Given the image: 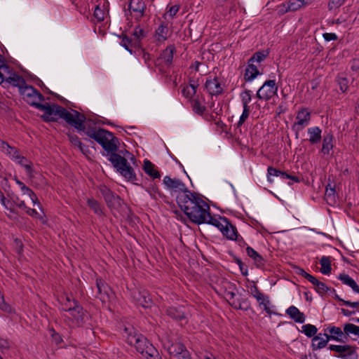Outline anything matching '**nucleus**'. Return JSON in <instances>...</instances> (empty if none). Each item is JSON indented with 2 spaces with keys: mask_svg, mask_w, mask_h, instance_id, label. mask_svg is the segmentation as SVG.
<instances>
[{
  "mask_svg": "<svg viewBox=\"0 0 359 359\" xmlns=\"http://www.w3.org/2000/svg\"><path fill=\"white\" fill-rule=\"evenodd\" d=\"M87 136L95 140L107 153L103 155L112 163L116 171L130 182L137 180L134 169L127 159L116 154L118 149L119 140L114 134L107 130L99 128H86L83 131Z\"/></svg>",
  "mask_w": 359,
  "mask_h": 359,
  "instance_id": "obj_1",
  "label": "nucleus"
},
{
  "mask_svg": "<svg viewBox=\"0 0 359 359\" xmlns=\"http://www.w3.org/2000/svg\"><path fill=\"white\" fill-rule=\"evenodd\" d=\"M37 109L43 111L41 118L46 122L57 121L59 118H62L79 132L85 130L84 123L86 118L76 110L69 111L58 104L49 103H41L37 106Z\"/></svg>",
  "mask_w": 359,
  "mask_h": 359,
  "instance_id": "obj_2",
  "label": "nucleus"
},
{
  "mask_svg": "<svg viewBox=\"0 0 359 359\" xmlns=\"http://www.w3.org/2000/svg\"><path fill=\"white\" fill-rule=\"evenodd\" d=\"M182 194L178 198V205L188 218L197 224H205L209 215L210 206L198 194Z\"/></svg>",
  "mask_w": 359,
  "mask_h": 359,
  "instance_id": "obj_3",
  "label": "nucleus"
},
{
  "mask_svg": "<svg viewBox=\"0 0 359 359\" xmlns=\"http://www.w3.org/2000/svg\"><path fill=\"white\" fill-rule=\"evenodd\" d=\"M132 329L125 328L123 337L128 344L135 346L136 350L147 359H162L157 349L141 334L132 332Z\"/></svg>",
  "mask_w": 359,
  "mask_h": 359,
  "instance_id": "obj_4",
  "label": "nucleus"
},
{
  "mask_svg": "<svg viewBox=\"0 0 359 359\" xmlns=\"http://www.w3.org/2000/svg\"><path fill=\"white\" fill-rule=\"evenodd\" d=\"M8 78L5 83L18 87L24 100L29 105L37 109V106L44 100L43 95L32 86L27 85L22 76L15 73L11 77Z\"/></svg>",
  "mask_w": 359,
  "mask_h": 359,
  "instance_id": "obj_5",
  "label": "nucleus"
},
{
  "mask_svg": "<svg viewBox=\"0 0 359 359\" xmlns=\"http://www.w3.org/2000/svg\"><path fill=\"white\" fill-rule=\"evenodd\" d=\"M65 317L72 327H82L88 320L89 315L81 304L72 309Z\"/></svg>",
  "mask_w": 359,
  "mask_h": 359,
  "instance_id": "obj_6",
  "label": "nucleus"
},
{
  "mask_svg": "<svg viewBox=\"0 0 359 359\" xmlns=\"http://www.w3.org/2000/svg\"><path fill=\"white\" fill-rule=\"evenodd\" d=\"M311 113L309 108L300 107L296 113V121L292 125V130L295 132L296 137L299 133L310 123Z\"/></svg>",
  "mask_w": 359,
  "mask_h": 359,
  "instance_id": "obj_7",
  "label": "nucleus"
},
{
  "mask_svg": "<svg viewBox=\"0 0 359 359\" xmlns=\"http://www.w3.org/2000/svg\"><path fill=\"white\" fill-rule=\"evenodd\" d=\"M163 184L168 189L177 193L176 201L178 204V198L182 194L189 195L191 191L187 189L186 185L179 179L171 178L169 176L164 177L163 180Z\"/></svg>",
  "mask_w": 359,
  "mask_h": 359,
  "instance_id": "obj_8",
  "label": "nucleus"
},
{
  "mask_svg": "<svg viewBox=\"0 0 359 359\" xmlns=\"http://www.w3.org/2000/svg\"><path fill=\"white\" fill-rule=\"evenodd\" d=\"M328 348L335 352V356L337 358L342 359H358L357 353L358 347L356 346L330 344Z\"/></svg>",
  "mask_w": 359,
  "mask_h": 359,
  "instance_id": "obj_9",
  "label": "nucleus"
},
{
  "mask_svg": "<svg viewBox=\"0 0 359 359\" xmlns=\"http://www.w3.org/2000/svg\"><path fill=\"white\" fill-rule=\"evenodd\" d=\"M278 86L275 80H266L257 92L259 100L268 101L277 94Z\"/></svg>",
  "mask_w": 359,
  "mask_h": 359,
  "instance_id": "obj_10",
  "label": "nucleus"
},
{
  "mask_svg": "<svg viewBox=\"0 0 359 359\" xmlns=\"http://www.w3.org/2000/svg\"><path fill=\"white\" fill-rule=\"evenodd\" d=\"M1 205L9 211L11 214L15 215H18L17 208L20 209L26 208V205L24 201L20 199V198L14 194H7V198L4 197V201L1 202Z\"/></svg>",
  "mask_w": 359,
  "mask_h": 359,
  "instance_id": "obj_11",
  "label": "nucleus"
},
{
  "mask_svg": "<svg viewBox=\"0 0 359 359\" xmlns=\"http://www.w3.org/2000/svg\"><path fill=\"white\" fill-rule=\"evenodd\" d=\"M100 191L104 197L107 206L110 209H118L121 206V198L112 191H111L107 186L102 185L99 188Z\"/></svg>",
  "mask_w": 359,
  "mask_h": 359,
  "instance_id": "obj_12",
  "label": "nucleus"
},
{
  "mask_svg": "<svg viewBox=\"0 0 359 359\" xmlns=\"http://www.w3.org/2000/svg\"><path fill=\"white\" fill-rule=\"evenodd\" d=\"M96 287L97 289V297L102 302L106 303L111 301L114 297L113 292L109 285L102 278H96Z\"/></svg>",
  "mask_w": 359,
  "mask_h": 359,
  "instance_id": "obj_13",
  "label": "nucleus"
},
{
  "mask_svg": "<svg viewBox=\"0 0 359 359\" xmlns=\"http://www.w3.org/2000/svg\"><path fill=\"white\" fill-rule=\"evenodd\" d=\"M205 88L212 97L221 95L224 90L222 86V80L216 75H209L206 78Z\"/></svg>",
  "mask_w": 359,
  "mask_h": 359,
  "instance_id": "obj_14",
  "label": "nucleus"
},
{
  "mask_svg": "<svg viewBox=\"0 0 359 359\" xmlns=\"http://www.w3.org/2000/svg\"><path fill=\"white\" fill-rule=\"evenodd\" d=\"M146 8L143 0H130L129 1V11L134 13L136 20H140L144 15Z\"/></svg>",
  "mask_w": 359,
  "mask_h": 359,
  "instance_id": "obj_15",
  "label": "nucleus"
},
{
  "mask_svg": "<svg viewBox=\"0 0 359 359\" xmlns=\"http://www.w3.org/2000/svg\"><path fill=\"white\" fill-rule=\"evenodd\" d=\"M325 331L329 332V334L327 333L324 334V337L329 338V341L334 340L344 343L347 341V337L344 331H342L339 327L330 326Z\"/></svg>",
  "mask_w": 359,
  "mask_h": 359,
  "instance_id": "obj_16",
  "label": "nucleus"
},
{
  "mask_svg": "<svg viewBox=\"0 0 359 359\" xmlns=\"http://www.w3.org/2000/svg\"><path fill=\"white\" fill-rule=\"evenodd\" d=\"M60 308L67 313L79 305V302L71 295H62L60 298Z\"/></svg>",
  "mask_w": 359,
  "mask_h": 359,
  "instance_id": "obj_17",
  "label": "nucleus"
},
{
  "mask_svg": "<svg viewBox=\"0 0 359 359\" xmlns=\"http://www.w3.org/2000/svg\"><path fill=\"white\" fill-rule=\"evenodd\" d=\"M191 105L194 112L198 115H202L206 110L205 106V97L203 95H196L195 97L191 100Z\"/></svg>",
  "mask_w": 359,
  "mask_h": 359,
  "instance_id": "obj_18",
  "label": "nucleus"
},
{
  "mask_svg": "<svg viewBox=\"0 0 359 359\" xmlns=\"http://www.w3.org/2000/svg\"><path fill=\"white\" fill-rule=\"evenodd\" d=\"M136 304L144 307L149 308L152 305V299L149 292L146 290L140 291L134 295Z\"/></svg>",
  "mask_w": 359,
  "mask_h": 359,
  "instance_id": "obj_19",
  "label": "nucleus"
},
{
  "mask_svg": "<svg viewBox=\"0 0 359 359\" xmlns=\"http://www.w3.org/2000/svg\"><path fill=\"white\" fill-rule=\"evenodd\" d=\"M285 313L295 323L302 324L305 322L306 316L294 306H290L287 308L285 311Z\"/></svg>",
  "mask_w": 359,
  "mask_h": 359,
  "instance_id": "obj_20",
  "label": "nucleus"
},
{
  "mask_svg": "<svg viewBox=\"0 0 359 359\" xmlns=\"http://www.w3.org/2000/svg\"><path fill=\"white\" fill-rule=\"evenodd\" d=\"M15 72L5 64L2 55L0 54V84L5 83Z\"/></svg>",
  "mask_w": 359,
  "mask_h": 359,
  "instance_id": "obj_21",
  "label": "nucleus"
},
{
  "mask_svg": "<svg viewBox=\"0 0 359 359\" xmlns=\"http://www.w3.org/2000/svg\"><path fill=\"white\" fill-rule=\"evenodd\" d=\"M166 314L175 320H182L186 318L183 306H170L166 309Z\"/></svg>",
  "mask_w": 359,
  "mask_h": 359,
  "instance_id": "obj_22",
  "label": "nucleus"
},
{
  "mask_svg": "<svg viewBox=\"0 0 359 359\" xmlns=\"http://www.w3.org/2000/svg\"><path fill=\"white\" fill-rule=\"evenodd\" d=\"M262 74V73L258 69L257 67L248 62V65L245 67V73H244V80L245 82H251L258 75Z\"/></svg>",
  "mask_w": 359,
  "mask_h": 359,
  "instance_id": "obj_23",
  "label": "nucleus"
},
{
  "mask_svg": "<svg viewBox=\"0 0 359 359\" xmlns=\"http://www.w3.org/2000/svg\"><path fill=\"white\" fill-rule=\"evenodd\" d=\"M0 149L8 156L13 161L19 158L20 156L18 149L9 145L6 142L0 140Z\"/></svg>",
  "mask_w": 359,
  "mask_h": 359,
  "instance_id": "obj_24",
  "label": "nucleus"
},
{
  "mask_svg": "<svg viewBox=\"0 0 359 359\" xmlns=\"http://www.w3.org/2000/svg\"><path fill=\"white\" fill-rule=\"evenodd\" d=\"M246 253L253 260L257 268H263L265 266V259L250 246H247Z\"/></svg>",
  "mask_w": 359,
  "mask_h": 359,
  "instance_id": "obj_25",
  "label": "nucleus"
},
{
  "mask_svg": "<svg viewBox=\"0 0 359 359\" xmlns=\"http://www.w3.org/2000/svg\"><path fill=\"white\" fill-rule=\"evenodd\" d=\"M198 86V84L196 81L191 80L189 85L182 86V93L183 96L191 100L194 98V96L196 95Z\"/></svg>",
  "mask_w": 359,
  "mask_h": 359,
  "instance_id": "obj_26",
  "label": "nucleus"
},
{
  "mask_svg": "<svg viewBox=\"0 0 359 359\" xmlns=\"http://www.w3.org/2000/svg\"><path fill=\"white\" fill-rule=\"evenodd\" d=\"M325 200L330 206H334L338 203V197L334 187H332L330 184L326 187L325 193Z\"/></svg>",
  "mask_w": 359,
  "mask_h": 359,
  "instance_id": "obj_27",
  "label": "nucleus"
},
{
  "mask_svg": "<svg viewBox=\"0 0 359 359\" xmlns=\"http://www.w3.org/2000/svg\"><path fill=\"white\" fill-rule=\"evenodd\" d=\"M307 133L309 135V141L311 144H316L321 140L322 130L318 126L308 128Z\"/></svg>",
  "mask_w": 359,
  "mask_h": 359,
  "instance_id": "obj_28",
  "label": "nucleus"
},
{
  "mask_svg": "<svg viewBox=\"0 0 359 359\" xmlns=\"http://www.w3.org/2000/svg\"><path fill=\"white\" fill-rule=\"evenodd\" d=\"M255 299L257 300L260 308L264 310L269 315L272 313V311L270 308L271 301L268 295L262 293L255 297Z\"/></svg>",
  "mask_w": 359,
  "mask_h": 359,
  "instance_id": "obj_29",
  "label": "nucleus"
},
{
  "mask_svg": "<svg viewBox=\"0 0 359 359\" xmlns=\"http://www.w3.org/2000/svg\"><path fill=\"white\" fill-rule=\"evenodd\" d=\"M338 279L344 285L349 286L354 292L359 294V285L349 275L340 273L338 276Z\"/></svg>",
  "mask_w": 359,
  "mask_h": 359,
  "instance_id": "obj_30",
  "label": "nucleus"
},
{
  "mask_svg": "<svg viewBox=\"0 0 359 359\" xmlns=\"http://www.w3.org/2000/svg\"><path fill=\"white\" fill-rule=\"evenodd\" d=\"M143 170L146 174L154 179H159L161 177L159 172L155 169V165L149 160L145 159L144 161Z\"/></svg>",
  "mask_w": 359,
  "mask_h": 359,
  "instance_id": "obj_31",
  "label": "nucleus"
},
{
  "mask_svg": "<svg viewBox=\"0 0 359 359\" xmlns=\"http://www.w3.org/2000/svg\"><path fill=\"white\" fill-rule=\"evenodd\" d=\"M308 4V0H287L285 4L286 5L285 11H296Z\"/></svg>",
  "mask_w": 359,
  "mask_h": 359,
  "instance_id": "obj_32",
  "label": "nucleus"
},
{
  "mask_svg": "<svg viewBox=\"0 0 359 359\" xmlns=\"http://www.w3.org/2000/svg\"><path fill=\"white\" fill-rule=\"evenodd\" d=\"M329 341V338L323 337L322 334L320 333L315 336L312 339V348L313 350L321 349L326 346Z\"/></svg>",
  "mask_w": 359,
  "mask_h": 359,
  "instance_id": "obj_33",
  "label": "nucleus"
},
{
  "mask_svg": "<svg viewBox=\"0 0 359 359\" xmlns=\"http://www.w3.org/2000/svg\"><path fill=\"white\" fill-rule=\"evenodd\" d=\"M156 39L158 42H164L168 37V27L161 24L156 30Z\"/></svg>",
  "mask_w": 359,
  "mask_h": 359,
  "instance_id": "obj_34",
  "label": "nucleus"
},
{
  "mask_svg": "<svg viewBox=\"0 0 359 359\" xmlns=\"http://www.w3.org/2000/svg\"><path fill=\"white\" fill-rule=\"evenodd\" d=\"M175 52V47L173 45L168 46L161 54V58L168 65L172 62L173 55Z\"/></svg>",
  "mask_w": 359,
  "mask_h": 359,
  "instance_id": "obj_35",
  "label": "nucleus"
},
{
  "mask_svg": "<svg viewBox=\"0 0 359 359\" xmlns=\"http://www.w3.org/2000/svg\"><path fill=\"white\" fill-rule=\"evenodd\" d=\"M332 148H333V135L332 134H327L323 138L321 152L323 154H329L330 150H332Z\"/></svg>",
  "mask_w": 359,
  "mask_h": 359,
  "instance_id": "obj_36",
  "label": "nucleus"
},
{
  "mask_svg": "<svg viewBox=\"0 0 359 359\" xmlns=\"http://www.w3.org/2000/svg\"><path fill=\"white\" fill-rule=\"evenodd\" d=\"M222 233L227 239L232 241L236 238L238 231L236 227L230 222L227 226H225Z\"/></svg>",
  "mask_w": 359,
  "mask_h": 359,
  "instance_id": "obj_37",
  "label": "nucleus"
},
{
  "mask_svg": "<svg viewBox=\"0 0 359 359\" xmlns=\"http://www.w3.org/2000/svg\"><path fill=\"white\" fill-rule=\"evenodd\" d=\"M134 46H140V41L146 36V32L140 26H137L133 32Z\"/></svg>",
  "mask_w": 359,
  "mask_h": 359,
  "instance_id": "obj_38",
  "label": "nucleus"
},
{
  "mask_svg": "<svg viewBox=\"0 0 359 359\" xmlns=\"http://www.w3.org/2000/svg\"><path fill=\"white\" fill-rule=\"evenodd\" d=\"M87 204L88 207L95 213L96 215L101 216L103 215V208L101 204L95 200L94 198H88Z\"/></svg>",
  "mask_w": 359,
  "mask_h": 359,
  "instance_id": "obj_39",
  "label": "nucleus"
},
{
  "mask_svg": "<svg viewBox=\"0 0 359 359\" xmlns=\"http://www.w3.org/2000/svg\"><path fill=\"white\" fill-rule=\"evenodd\" d=\"M320 264L321 266L320 272L323 274L328 275L331 273V261L329 257L323 256L320 259Z\"/></svg>",
  "mask_w": 359,
  "mask_h": 359,
  "instance_id": "obj_40",
  "label": "nucleus"
},
{
  "mask_svg": "<svg viewBox=\"0 0 359 359\" xmlns=\"http://www.w3.org/2000/svg\"><path fill=\"white\" fill-rule=\"evenodd\" d=\"M184 349H186L185 346L183 344L178 342L172 344L168 348V351L170 354L177 357L180 354V353H182Z\"/></svg>",
  "mask_w": 359,
  "mask_h": 359,
  "instance_id": "obj_41",
  "label": "nucleus"
},
{
  "mask_svg": "<svg viewBox=\"0 0 359 359\" xmlns=\"http://www.w3.org/2000/svg\"><path fill=\"white\" fill-rule=\"evenodd\" d=\"M343 329L347 337L350 334L359 336V326L352 323H346L344 325Z\"/></svg>",
  "mask_w": 359,
  "mask_h": 359,
  "instance_id": "obj_42",
  "label": "nucleus"
},
{
  "mask_svg": "<svg viewBox=\"0 0 359 359\" xmlns=\"http://www.w3.org/2000/svg\"><path fill=\"white\" fill-rule=\"evenodd\" d=\"M0 310L9 314L15 313V310L5 302L4 294L0 291Z\"/></svg>",
  "mask_w": 359,
  "mask_h": 359,
  "instance_id": "obj_43",
  "label": "nucleus"
},
{
  "mask_svg": "<svg viewBox=\"0 0 359 359\" xmlns=\"http://www.w3.org/2000/svg\"><path fill=\"white\" fill-rule=\"evenodd\" d=\"M252 91L250 90H245L242 92L240 95L243 107L250 108L249 103L252 100Z\"/></svg>",
  "mask_w": 359,
  "mask_h": 359,
  "instance_id": "obj_44",
  "label": "nucleus"
},
{
  "mask_svg": "<svg viewBox=\"0 0 359 359\" xmlns=\"http://www.w3.org/2000/svg\"><path fill=\"white\" fill-rule=\"evenodd\" d=\"M15 161L25 168L27 175H32L33 171L32 164L25 157L20 156L19 158L16 159Z\"/></svg>",
  "mask_w": 359,
  "mask_h": 359,
  "instance_id": "obj_45",
  "label": "nucleus"
},
{
  "mask_svg": "<svg viewBox=\"0 0 359 359\" xmlns=\"http://www.w3.org/2000/svg\"><path fill=\"white\" fill-rule=\"evenodd\" d=\"M121 45L124 47L130 53H133L131 48L135 47L133 39H130L127 35L123 34L121 36Z\"/></svg>",
  "mask_w": 359,
  "mask_h": 359,
  "instance_id": "obj_46",
  "label": "nucleus"
},
{
  "mask_svg": "<svg viewBox=\"0 0 359 359\" xmlns=\"http://www.w3.org/2000/svg\"><path fill=\"white\" fill-rule=\"evenodd\" d=\"M269 53L267 51H258L256 52L248 62L254 64L255 62H261L264 60L267 57Z\"/></svg>",
  "mask_w": 359,
  "mask_h": 359,
  "instance_id": "obj_47",
  "label": "nucleus"
},
{
  "mask_svg": "<svg viewBox=\"0 0 359 359\" xmlns=\"http://www.w3.org/2000/svg\"><path fill=\"white\" fill-rule=\"evenodd\" d=\"M302 332H304V334L308 337H314L318 332V329L316 328V327L311 324L304 325L302 327Z\"/></svg>",
  "mask_w": 359,
  "mask_h": 359,
  "instance_id": "obj_48",
  "label": "nucleus"
},
{
  "mask_svg": "<svg viewBox=\"0 0 359 359\" xmlns=\"http://www.w3.org/2000/svg\"><path fill=\"white\" fill-rule=\"evenodd\" d=\"M140 53L142 59L144 60V62L147 66V67L153 68V65L154 63V57L143 49L140 50Z\"/></svg>",
  "mask_w": 359,
  "mask_h": 359,
  "instance_id": "obj_49",
  "label": "nucleus"
},
{
  "mask_svg": "<svg viewBox=\"0 0 359 359\" xmlns=\"http://www.w3.org/2000/svg\"><path fill=\"white\" fill-rule=\"evenodd\" d=\"M282 172L283 171L278 170L276 168H274L271 166L268 167V168H267V180H268V181L271 183L273 182L271 177L272 176L280 177V175L282 174Z\"/></svg>",
  "mask_w": 359,
  "mask_h": 359,
  "instance_id": "obj_50",
  "label": "nucleus"
},
{
  "mask_svg": "<svg viewBox=\"0 0 359 359\" xmlns=\"http://www.w3.org/2000/svg\"><path fill=\"white\" fill-rule=\"evenodd\" d=\"M337 84L339 86L340 90L345 93L348 88V80L346 77L339 76L337 79Z\"/></svg>",
  "mask_w": 359,
  "mask_h": 359,
  "instance_id": "obj_51",
  "label": "nucleus"
},
{
  "mask_svg": "<svg viewBox=\"0 0 359 359\" xmlns=\"http://www.w3.org/2000/svg\"><path fill=\"white\" fill-rule=\"evenodd\" d=\"M93 17L97 22H102L104 19V11L99 5L96 6L93 12Z\"/></svg>",
  "mask_w": 359,
  "mask_h": 359,
  "instance_id": "obj_52",
  "label": "nucleus"
},
{
  "mask_svg": "<svg viewBox=\"0 0 359 359\" xmlns=\"http://www.w3.org/2000/svg\"><path fill=\"white\" fill-rule=\"evenodd\" d=\"M225 217H212L211 216L210 213L209 212V215L206 218V222L205 223L206 224H211L214 226H217L219 223H220L222 222V219H224Z\"/></svg>",
  "mask_w": 359,
  "mask_h": 359,
  "instance_id": "obj_53",
  "label": "nucleus"
},
{
  "mask_svg": "<svg viewBox=\"0 0 359 359\" xmlns=\"http://www.w3.org/2000/svg\"><path fill=\"white\" fill-rule=\"evenodd\" d=\"M180 8V5H174L171 6H168L166 14L168 15L171 18H173L179 11Z\"/></svg>",
  "mask_w": 359,
  "mask_h": 359,
  "instance_id": "obj_54",
  "label": "nucleus"
},
{
  "mask_svg": "<svg viewBox=\"0 0 359 359\" xmlns=\"http://www.w3.org/2000/svg\"><path fill=\"white\" fill-rule=\"evenodd\" d=\"M315 290L320 295L322 296L327 293L330 290V288L327 287L325 283L320 282L318 283L317 287H315Z\"/></svg>",
  "mask_w": 359,
  "mask_h": 359,
  "instance_id": "obj_55",
  "label": "nucleus"
},
{
  "mask_svg": "<svg viewBox=\"0 0 359 359\" xmlns=\"http://www.w3.org/2000/svg\"><path fill=\"white\" fill-rule=\"evenodd\" d=\"M250 115V108H243V113L240 116L239 121L237 123L238 127L241 126Z\"/></svg>",
  "mask_w": 359,
  "mask_h": 359,
  "instance_id": "obj_56",
  "label": "nucleus"
},
{
  "mask_svg": "<svg viewBox=\"0 0 359 359\" xmlns=\"http://www.w3.org/2000/svg\"><path fill=\"white\" fill-rule=\"evenodd\" d=\"M345 0H330L328 3V8L330 11L337 9L339 8Z\"/></svg>",
  "mask_w": 359,
  "mask_h": 359,
  "instance_id": "obj_57",
  "label": "nucleus"
},
{
  "mask_svg": "<svg viewBox=\"0 0 359 359\" xmlns=\"http://www.w3.org/2000/svg\"><path fill=\"white\" fill-rule=\"evenodd\" d=\"M49 332L53 341H54L56 344H60L62 341L61 336L57 332H55V330L50 329Z\"/></svg>",
  "mask_w": 359,
  "mask_h": 359,
  "instance_id": "obj_58",
  "label": "nucleus"
},
{
  "mask_svg": "<svg viewBox=\"0 0 359 359\" xmlns=\"http://www.w3.org/2000/svg\"><path fill=\"white\" fill-rule=\"evenodd\" d=\"M233 302L230 303L231 306H233L236 309H244L247 310L248 308H244L243 305L244 304L247 303V299H243L242 301H235L234 299L232 300Z\"/></svg>",
  "mask_w": 359,
  "mask_h": 359,
  "instance_id": "obj_59",
  "label": "nucleus"
},
{
  "mask_svg": "<svg viewBox=\"0 0 359 359\" xmlns=\"http://www.w3.org/2000/svg\"><path fill=\"white\" fill-rule=\"evenodd\" d=\"M280 177L282 179V180H292L294 182H300V179L297 177V176H294V175H291L285 172H282V174L280 175Z\"/></svg>",
  "mask_w": 359,
  "mask_h": 359,
  "instance_id": "obj_60",
  "label": "nucleus"
},
{
  "mask_svg": "<svg viewBox=\"0 0 359 359\" xmlns=\"http://www.w3.org/2000/svg\"><path fill=\"white\" fill-rule=\"evenodd\" d=\"M249 292L250 295L252 296L254 298L262 294V292L259 290V288L255 283L250 286Z\"/></svg>",
  "mask_w": 359,
  "mask_h": 359,
  "instance_id": "obj_61",
  "label": "nucleus"
},
{
  "mask_svg": "<svg viewBox=\"0 0 359 359\" xmlns=\"http://www.w3.org/2000/svg\"><path fill=\"white\" fill-rule=\"evenodd\" d=\"M68 138L71 143L75 147L81 146V140L79 137L74 134H68Z\"/></svg>",
  "mask_w": 359,
  "mask_h": 359,
  "instance_id": "obj_62",
  "label": "nucleus"
},
{
  "mask_svg": "<svg viewBox=\"0 0 359 359\" xmlns=\"http://www.w3.org/2000/svg\"><path fill=\"white\" fill-rule=\"evenodd\" d=\"M351 69L354 72L359 71V57L354 58L351 60Z\"/></svg>",
  "mask_w": 359,
  "mask_h": 359,
  "instance_id": "obj_63",
  "label": "nucleus"
},
{
  "mask_svg": "<svg viewBox=\"0 0 359 359\" xmlns=\"http://www.w3.org/2000/svg\"><path fill=\"white\" fill-rule=\"evenodd\" d=\"M177 357L178 359H191V354L187 348Z\"/></svg>",
  "mask_w": 359,
  "mask_h": 359,
  "instance_id": "obj_64",
  "label": "nucleus"
}]
</instances>
